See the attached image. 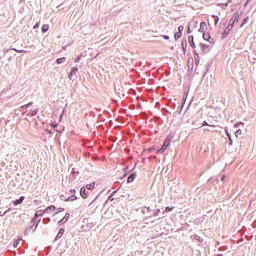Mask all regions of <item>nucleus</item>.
I'll return each mask as SVG.
<instances>
[{"label": "nucleus", "instance_id": "1", "mask_svg": "<svg viewBox=\"0 0 256 256\" xmlns=\"http://www.w3.org/2000/svg\"><path fill=\"white\" fill-rule=\"evenodd\" d=\"M169 145H171V139L169 137L166 138V140L164 141L163 146L157 150L158 154H163L165 153V151H167V148L169 147Z\"/></svg>", "mask_w": 256, "mask_h": 256}, {"label": "nucleus", "instance_id": "2", "mask_svg": "<svg viewBox=\"0 0 256 256\" xmlns=\"http://www.w3.org/2000/svg\"><path fill=\"white\" fill-rule=\"evenodd\" d=\"M233 30V26H227L226 29L222 33V39H227L229 37V34Z\"/></svg>", "mask_w": 256, "mask_h": 256}, {"label": "nucleus", "instance_id": "3", "mask_svg": "<svg viewBox=\"0 0 256 256\" xmlns=\"http://www.w3.org/2000/svg\"><path fill=\"white\" fill-rule=\"evenodd\" d=\"M200 49H201L202 53L207 54V53H209V51H211V46H209L207 44H200Z\"/></svg>", "mask_w": 256, "mask_h": 256}, {"label": "nucleus", "instance_id": "4", "mask_svg": "<svg viewBox=\"0 0 256 256\" xmlns=\"http://www.w3.org/2000/svg\"><path fill=\"white\" fill-rule=\"evenodd\" d=\"M77 71H79V68H78V67H73L72 70H71V72H70L69 75H68V78H69L70 80L75 79V75H76Z\"/></svg>", "mask_w": 256, "mask_h": 256}, {"label": "nucleus", "instance_id": "5", "mask_svg": "<svg viewBox=\"0 0 256 256\" xmlns=\"http://www.w3.org/2000/svg\"><path fill=\"white\" fill-rule=\"evenodd\" d=\"M43 215H45V210L36 211L35 216L32 219V222L35 221V219H37V217H43Z\"/></svg>", "mask_w": 256, "mask_h": 256}, {"label": "nucleus", "instance_id": "6", "mask_svg": "<svg viewBox=\"0 0 256 256\" xmlns=\"http://www.w3.org/2000/svg\"><path fill=\"white\" fill-rule=\"evenodd\" d=\"M47 213L48 215H51V213H55V206H48L45 210H44V214Z\"/></svg>", "mask_w": 256, "mask_h": 256}, {"label": "nucleus", "instance_id": "7", "mask_svg": "<svg viewBox=\"0 0 256 256\" xmlns=\"http://www.w3.org/2000/svg\"><path fill=\"white\" fill-rule=\"evenodd\" d=\"M205 29H207V23L201 22L200 23V28H199V33H205Z\"/></svg>", "mask_w": 256, "mask_h": 256}, {"label": "nucleus", "instance_id": "8", "mask_svg": "<svg viewBox=\"0 0 256 256\" xmlns=\"http://www.w3.org/2000/svg\"><path fill=\"white\" fill-rule=\"evenodd\" d=\"M65 234V229L61 228L55 238V241H59V239H61V237H63V235Z\"/></svg>", "mask_w": 256, "mask_h": 256}, {"label": "nucleus", "instance_id": "9", "mask_svg": "<svg viewBox=\"0 0 256 256\" xmlns=\"http://www.w3.org/2000/svg\"><path fill=\"white\" fill-rule=\"evenodd\" d=\"M192 239H194V241H196V243H198V245H201V243H203V238H201V236H199V235L192 236Z\"/></svg>", "mask_w": 256, "mask_h": 256}, {"label": "nucleus", "instance_id": "10", "mask_svg": "<svg viewBox=\"0 0 256 256\" xmlns=\"http://www.w3.org/2000/svg\"><path fill=\"white\" fill-rule=\"evenodd\" d=\"M80 195H81L82 199H87V189H85V187H82L80 189Z\"/></svg>", "mask_w": 256, "mask_h": 256}, {"label": "nucleus", "instance_id": "11", "mask_svg": "<svg viewBox=\"0 0 256 256\" xmlns=\"http://www.w3.org/2000/svg\"><path fill=\"white\" fill-rule=\"evenodd\" d=\"M67 221H69V213H66L65 216L63 217V219H61L58 224L59 225H63V223H67Z\"/></svg>", "mask_w": 256, "mask_h": 256}, {"label": "nucleus", "instance_id": "12", "mask_svg": "<svg viewBox=\"0 0 256 256\" xmlns=\"http://www.w3.org/2000/svg\"><path fill=\"white\" fill-rule=\"evenodd\" d=\"M135 177H137V175H135V173L130 174L128 176L127 183H133V181H135Z\"/></svg>", "mask_w": 256, "mask_h": 256}, {"label": "nucleus", "instance_id": "13", "mask_svg": "<svg viewBox=\"0 0 256 256\" xmlns=\"http://www.w3.org/2000/svg\"><path fill=\"white\" fill-rule=\"evenodd\" d=\"M23 201H25V196H21L19 199H17V200L14 202V205H15V206L21 205V203H23Z\"/></svg>", "mask_w": 256, "mask_h": 256}, {"label": "nucleus", "instance_id": "14", "mask_svg": "<svg viewBox=\"0 0 256 256\" xmlns=\"http://www.w3.org/2000/svg\"><path fill=\"white\" fill-rule=\"evenodd\" d=\"M188 41H189V45H191V47H192L193 49H195L196 45H195V41L193 40V36H190V37L188 38Z\"/></svg>", "mask_w": 256, "mask_h": 256}, {"label": "nucleus", "instance_id": "15", "mask_svg": "<svg viewBox=\"0 0 256 256\" xmlns=\"http://www.w3.org/2000/svg\"><path fill=\"white\" fill-rule=\"evenodd\" d=\"M86 189H88V191H93V189H95V182L87 184Z\"/></svg>", "mask_w": 256, "mask_h": 256}, {"label": "nucleus", "instance_id": "16", "mask_svg": "<svg viewBox=\"0 0 256 256\" xmlns=\"http://www.w3.org/2000/svg\"><path fill=\"white\" fill-rule=\"evenodd\" d=\"M240 19H241V18L239 17V15H238L237 13H235V14L233 15V18H232L233 23H239Z\"/></svg>", "mask_w": 256, "mask_h": 256}, {"label": "nucleus", "instance_id": "17", "mask_svg": "<svg viewBox=\"0 0 256 256\" xmlns=\"http://www.w3.org/2000/svg\"><path fill=\"white\" fill-rule=\"evenodd\" d=\"M42 33H47L49 31V25L44 24L41 28Z\"/></svg>", "mask_w": 256, "mask_h": 256}, {"label": "nucleus", "instance_id": "18", "mask_svg": "<svg viewBox=\"0 0 256 256\" xmlns=\"http://www.w3.org/2000/svg\"><path fill=\"white\" fill-rule=\"evenodd\" d=\"M65 61H67V58H65V57L58 58V59L56 60V62H57L58 65H61V64L65 63Z\"/></svg>", "mask_w": 256, "mask_h": 256}, {"label": "nucleus", "instance_id": "19", "mask_svg": "<svg viewBox=\"0 0 256 256\" xmlns=\"http://www.w3.org/2000/svg\"><path fill=\"white\" fill-rule=\"evenodd\" d=\"M247 23H249V16H247L246 18H244L242 24L240 25L241 28L245 27V25H247Z\"/></svg>", "mask_w": 256, "mask_h": 256}, {"label": "nucleus", "instance_id": "20", "mask_svg": "<svg viewBox=\"0 0 256 256\" xmlns=\"http://www.w3.org/2000/svg\"><path fill=\"white\" fill-rule=\"evenodd\" d=\"M21 241H23L22 238L17 239V241L14 242L13 247H14L15 249H17V247H19V243H21Z\"/></svg>", "mask_w": 256, "mask_h": 256}, {"label": "nucleus", "instance_id": "21", "mask_svg": "<svg viewBox=\"0 0 256 256\" xmlns=\"http://www.w3.org/2000/svg\"><path fill=\"white\" fill-rule=\"evenodd\" d=\"M203 39L204 41H209V39H211V36L208 33H203Z\"/></svg>", "mask_w": 256, "mask_h": 256}, {"label": "nucleus", "instance_id": "22", "mask_svg": "<svg viewBox=\"0 0 256 256\" xmlns=\"http://www.w3.org/2000/svg\"><path fill=\"white\" fill-rule=\"evenodd\" d=\"M183 35V33L181 32H177L174 34V39L177 40V39H181V36Z\"/></svg>", "mask_w": 256, "mask_h": 256}, {"label": "nucleus", "instance_id": "23", "mask_svg": "<svg viewBox=\"0 0 256 256\" xmlns=\"http://www.w3.org/2000/svg\"><path fill=\"white\" fill-rule=\"evenodd\" d=\"M65 201H77V196L72 195V196L68 197Z\"/></svg>", "mask_w": 256, "mask_h": 256}, {"label": "nucleus", "instance_id": "24", "mask_svg": "<svg viewBox=\"0 0 256 256\" xmlns=\"http://www.w3.org/2000/svg\"><path fill=\"white\" fill-rule=\"evenodd\" d=\"M31 105H33V102L23 105L22 109H29V107H31Z\"/></svg>", "mask_w": 256, "mask_h": 256}, {"label": "nucleus", "instance_id": "25", "mask_svg": "<svg viewBox=\"0 0 256 256\" xmlns=\"http://www.w3.org/2000/svg\"><path fill=\"white\" fill-rule=\"evenodd\" d=\"M31 229H33V226L32 227H28L24 230V235H27L28 233L31 232Z\"/></svg>", "mask_w": 256, "mask_h": 256}, {"label": "nucleus", "instance_id": "26", "mask_svg": "<svg viewBox=\"0 0 256 256\" xmlns=\"http://www.w3.org/2000/svg\"><path fill=\"white\" fill-rule=\"evenodd\" d=\"M212 17L214 18L215 25H217L219 23V16L213 15Z\"/></svg>", "mask_w": 256, "mask_h": 256}, {"label": "nucleus", "instance_id": "27", "mask_svg": "<svg viewBox=\"0 0 256 256\" xmlns=\"http://www.w3.org/2000/svg\"><path fill=\"white\" fill-rule=\"evenodd\" d=\"M242 133H243V131H241V129H238V130L235 132V135H236V137H239Z\"/></svg>", "mask_w": 256, "mask_h": 256}, {"label": "nucleus", "instance_id": "28", "mask_svg": "<svg viewBox=\"0 0 256 256\" xmlns=\"http://www.w3.org/2000/svg\"><path fill=\"white\" fill-rule=\"evenodd\" d=\"M184 29H185V27L179 26L178 27V33H183Z\"/></svg>", "mask_w": 256, "mask_h": 256}, {"label": "nucleus", "instance_id": "29", "mask_svg": "<svg viewBox=\"0 0 256 256\" xmlns=\"http://www.w3.org/2000/svg\"><path fill=\"white\" fill-rule=\"evenodd\" d=\"M72 175H73V177H77V175H79V172L77 171H75V169H73L72 170Z\"/></svg>", "mask_w": 256, "mask_h": 256}, {"label": "nucleus", "instance_id": "30", "mask_svg": "<svg viewBox=\"0 0 256 256\" xmlns=\"http://www.w3.org/2000/svg\"><path fill=\"white\" fill-rule=\"evenodd\" d=\"M165 211H166V213H169V211H173V207H166Z\"/></svg>", "mask_w": 256, "mask_h": 256}, {"label": "nucleus", "instance_id": "31", "mask_svg": "<svg viewBox=\"0 0 256 256\" xmlns=\"http://www.w3.org/2000/svg\"><path fill=\"white\" fill-rule=\"evenodd\" d=\"M239 125H244V123L243 122L235 123L234 127L237 128V127H239Z\"/></svg>", "mask_w": 256, "mask_h": 256}, {"label": "nucleus", "instance_id": "32", "mask_svg": "<svg viewBox=\"0 0 256 256\" xmlns=\"http://www.w3.org/2000/svg\"><path fill=\"white\" fill-rule=\"evenodd\" d=\"M227 136H228V138H229L230 145H232V144H233V140L231 139V135H230L229 133H227Z\"/></svg>", "mask_w": 256, "mask_h": 256}, {"label": "nucleus", "instance_id": "33", "mask_svg": "<svg viewBox=\"0 0 256 256\" xmlns=\"http://www.w3.org/2000/svg\"><path fill=\"white\" fill-rule=\"evenodd\" d=\"M231 21H232V23L230 25H228V27H232V29H233V27H235V23H233V20H231Z\"/></svg>", "mask_w": 256, "mask_h": 256}, {"label": "nucleus", "instance_id": "34", "mask_svg": "<svg viewBox=\"0 0 256 256\" xmlns=\"http://www.w3.org/2000/svg\"><path fill=\"white\" fill-rule=\"evenodd\" d=\"M33 29H39V23H36L33 27Z\"/></svg>", "mask_w": 256, "mask_h": 256}, {"label": "nucleus", "instance_id": "35", "mask_svg": "<svg viewBox=\"0 0 256 256\" xmlns=\"http://www.w3.org/2000/svg\"><path fill=\"white\" fill-rule=\"evenodd\" d=\"M162 37H163L166 41H169V36L163 35Z\"/></svg>", "mask_w": 256, "mask_h": 256}, {"label": "nucleus", "instance_id": "36", "mask_svg": "<svg viewBox=\"0 0 256 256\" xmlns=\"http://www.w3.org/2000/svg\"><path fill=\"white\" fill-rule=\"evenodd\" d=\"M209 124L207 123V121H204L203 123H202V127H205V126H208Z\"/></svg>", "mask_w": 256, "mask_h": 256}, {"label": "nucleus", "instance_id": "37", "mask_svg": "<svg viewBox=\"0 0 256 256\" xmlns=\"http://www.w3.org/2000/svg\"><path fill=\"white\" fill-rule=\"evenodd\" d=\"M15 51H16L17 53H25V50H16V49H15Z\"/></svg>", "mask_w": 256, "mask_h": 256}, {"label": "nucleus", "instance_id": "38", "mask_svg": "<svg viewBox=\"0 0 256 256\" xmlns=\"http://www.w3.org/2000/svg\"><path fill=\"white\" fill-rule=\"evenodd\" d=\"M79 61H81V57L75 59V63H79Z\"/></svg>", "mask_w": 256, "mask_h": 256}, {"label": "nucleus", "instance_id": "39", "mask_svg": "<svg viewBox=\"0 0 256 256\" xmlns=\"http://www.w3.org/2000/svg\"><path fill=\"white\" fill-rule=\"evenodd\" d=\"M95 205V200H93L90 204H89V207Z\"/></svg>", "mask_w": 256, "mask_h": 256}, {"label": "nucleus", "instance_id": "40", "mask_svg": "<svg viewBox=\"0 0 256 256\" xmlns=\"http://www.w3.org/2000/svg\"><path fill=\"white\" fill-rule=\"evenodd\" d=\"M187 33H191V27L190 26H188Z\"/></svg>", "mask_w": 256, "mask_h": 256}, {"label": "nucleus", "instance_id": "41", "mask_svg": "<svg viewBox=\"0 0 256 256\" xmlns=\"http://www.w3.org/2000/svg\"><path fill=\"white\" fill-rule=\"evenodd\" d=\"M160 210L158 209L157 212L154 213L155 216L159 215Z\"/></svg>", "mask_w": 256, "mask_h": 256}, {"label": "nucleus", "instance_id": "42", "mask_svg": "<svg viewBox=\"0 0 256 256\" xmlns=\"http://www.w3.org/2000/svg\"><path fill=\"white\" fill-rule=\"evenodd\" d=\"M39 226V223L36 224L35 228H34V231L37 230V227Z\"/></svg>", "mask_w": 256, "mask_h": 256}, {"label": "nucleus", "instance_id": "43", "mask_svg": "<svg viewBox=\"0 0 256 256\" xmlns=\"http://www.w3.org/2000/svg\"><path fill=\"white\" fill-rule=\"evenodd\" d=\"M199 25V22H194V26L197 27Z\"/></svg>", "mask_w": 256, "mask_h": 256}, {"label": "nucleus", "instance_id": "44", "mask_svg": "<svg viewBox=\"0 0 256 256\" xmlns=\"http://www.w3.org/2000/svg\"><path fill=\"white\" fill-rule=\"evenodd\" d=\"M61 211H65V209L59 208V213H61Z\"/></svg>", "mask_w": 256, "mask_h": 256}, {"label": "nucleus", "instance_id": "45", "mask_svg": "<svg viewBox=\"0 0 256 256\" xmlns=\"http://www.w3.org/2000/svg\"><path fill=\"white\" fill-rule=\"evenodd\" d=\"M44 221H51L50 218H44Z\"/></svg>", "mask_w": 256, "mask_h": 256}, {"label": "nucleus", "instance_id": "46", "mask_svg": "<svg viewBox=\"0 0 256 256\" xmlns=\"http://www.w3.org/2000/svg\"><path fill=\"white\" fill-rule=\"evenodd\" d=\"M33 115H37V110H34V111H33Z\"/></svg>", "mask_w": 256, "mask_h": 256}, {"label": "nucleus", "instance_id": "47", "mask_svg": "<svg viewBox=\"0 0 256 256\" xmlns=\"http://www.w3.org/2000/svg\"><path fill=\"white\" fill-rule=\"evenodd\" d=\"M224 180H225V176L222 177V181H224Z\"/></svg>", "mask_w": 256, "mask_h": 256}, {"label": "nucleus", "instance_id": "48", "mask_svg": "<svg viewBox=\"0 0 256 256\" xmlns=\"http://www.w3.org/2000/svg\"><path fill=\"white\" fill-rule=\"evenodd\" d=\"M71 193H75V190H71Z\"/></svg>", "mask_w": 256, "mask_h": 256}, {"label": "nucleus", "instance_id": "49", "mask_svg": "<svg viewBox=\"0 0 256 256\" xmlns=\"http://www.w3.org/2000/svg\"><path fill=\"white\" fill-rule=\"evenodd\" d=\"M246 3H249V0H247V2Z\"/></svg>", "mask_w": 256, "mask_h": 256}]
</instances>
